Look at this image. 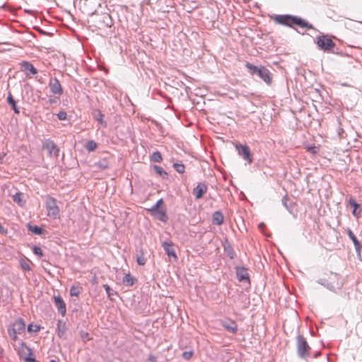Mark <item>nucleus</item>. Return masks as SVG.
Masks as SVG:
<instances>
[{
	"mask_svg": "<svg viewBox=\"0 0 362 362\" xmlns=\"http://www.w3.org/2000/svg\"><path fill=\"white\" fill-rule=\"evenodd\" d=\"M245 67L248 69L251 75L257 74L267 85L272 83V76L270 71L264 66H255L250 62L245 64Z\"/></svg>",
	"mask_w": 362,
	"mask_h": 362,
	"instance_id": "f257e3e1",
	"label": "nucleus"
},
{
	"mask_svg": "<svg viewBox=\"0 0 362 362\" xmlns=\"http://www.w3.org/2000/svg\"><path fill=\"white\" fill-rule=\"evenodd\" d=\"M25 331V324L22 318H17L8 327V334L11 339L16 341L18 338V335L24 333Z\"/></svg>",
	"mask_w": 362,
	"mask_h": 362,
	"instance_id": "f03ea898",
	"label": "nucleus"
},
{
	"mask_svg": "<svg viewBox=\"0 0 362 362\" xmlns=\"http://www.w3.org/2000/svg\"><path fill=\"white\" fill-rule=\"evenodd\" d=\"M45 207L47 211V215L54 218H59V209L57 205V201L54 197L47 196L46 198Z\"/></svg>",
	"mask_w": 362,
	"mask_h": 362,
	"instance_id": "7ed1b4c3",
	"label": "nucleus"
},
{
	"mask_svg": "<svg viewBox=\"0 0 362 362\" xmlns=\"http://www.w3.org/2000/svg\"><path fill=\"white\" fill-rule=\"evenodd\" d=\"M310 346L306 339L302 335L297 337V351L300 358L305 359L309 356Z\"/></svg>",
	"mask_w": 362,
	"mask_h": 362,
	"instance_id": "20e7f679",
	"label": "nucleus"
},
{
	"mask_svg": "<svg viewBox=\"0 0 362 362\" xmlns=\"http://www.w3.org/2000/svg\"><path fill=\"white\" fill-rule=\"evenodd\" d=\"M317 45L320 49L325 52L330 51L335 47V43L332 40L324 35L317 37Z\"/></svg>",
	"mask_w": 362,
	"mask_h": 362,
	"instance_id": "39448f33",
	"label": "nucleus"
},
{
	"mask_svg": "<svg viewBox=\"0 0 362 362\" xmlns=\"http://www.w3.org/2000/svg\"><path fill=\"white\" fill-rule=\"evenodd\" d=\"M19 354L23 358L25 362H37L33 356L32 349L24 342H21L20 344Z\"/></svg>",
	"mask_w": 362,
	"mask_h": 362,
	"instance_id": "423d86ee",
	"label": "nucleus"
},
{
	"mask_svg": "<svg viewBox=\"0 0 362 362\" xmlns=\"http://www.w3.org/2000/svg\"><path fill=\"white\" fill-rule=\"evenodd\" d=\"M238 153L246 160L249 164L252 163V158L251 156L250 148L246 144H236L235 145Z\"/></svg>",
	"mask_w": 362,
	"mask_h": 362,
	"instance_id": "0eeeda50",
	"label": "nucleus"
},
{
	"mask_svg": "<svg viewBox=\"0 0 362 362\" xmlns=\"http://www.w3.org/2000/svg\"><path fill=\"white\" fill-rule=\"evenodd\" d=\"M330 282H327L325 279H320L318 281L319 284L325 286L328 289L333 291L335 289L336 286H339L341 284L338 282L339 280V275L337 274L331 273L330 277Z\"/></svg>",
	"mask_w": 362,
	"mask_h": 362,
	"instance_id": "6e6552de",
	"label": "nucleus"
},
{
	"mask_svg": "<svg viewBox=\"0 0 362 362\" xmlns=\"http://www.w3.org/2000/svg\"><path fill=\"white\" fill-rule=\"evenodd\" d=\"M49 87L52 93L54 95H62L63 93L62 87L59 81L57 78H52L49 82Z\"/></svg>",
	"mask_w": 362,
	"mask_h": 362,
	"instance_id": "1a4fd4ad",
	"label": "nucleus"
},
{
	"mask_svg": "<svg viewBox=\"0 0 362 362\" xmlns=\"http://www.w3.org/2000/svg\"><path fill=\"white\" fill-rule=\"evenodd\" d=\"M347 235H348L349 238L352 240V242L354 245L356 252L358 257L359 258L360 260H362V258H361L362 245H361V244L360 243V242L358 241V240L357 239V238L356 237V235L354 234V233L352 232V230L350 228L347 229Z\"/></svg>",
	"mask_w": 362,
	"mask_h": 362,
	"instance_id": "9d476101",
	"label": "nucleus"
},
{
	"mask_svg": "<svg viewBox=\"0 0 362 362\" xmlns=\"http://www.w3.org/2000/svg\"><path fill=\"white\" fill-rule=\"evenodd\" d=\"M293 17L290 15H276L274 20L278 24L291 26L293 23Z\"/></svg>",
	"mask_w": 362,
	"mask_h": 362,
	"instance_id": "9b49d317",
	"label": "nucleus"
},
{
	"mask_svg": "<svg viewBox=\"0 0 362 362\" xmlns=\"http://www.w3.org/2000/svg\"><path fill=\"white\" fill-rule=\"evenodd\" d=\"M43 148L48 151L50 156L54 155L57 156L59 154V149L56 144L51 140L47 139L43 144Z\"/></svg>",
	"mask_w": 362,
	"mask_h": 362,
	"instance_id": "f8f14e48",
	"label": "nucleus"
},
{
	"mask_svg": "<svg viewBox=\"0 0 362 362\" xmlns=\"http://www.w3.org/2000/svg\"><path fill=\"white\" fill-rule=\"evenodd\" d=\"M207 191V186L204 182H199L194 188L193 193L195 195L196 199H201Z\"/></svg>",
	"mask_w": 362,
	"mask_h": 362,
	"instance_id": "ddd939ff",
	"label": "nucleus"
},
{
	"mask_svg": "<svg viewBox=\"0 0 362 362\" xmlns=\"http://www.w3.org/2000/svg\"><path fill=\"white\" fill-rule=\"evenodd\" d=\"M54 304L62 316H65L66 313V304L60 296H54Z\"/></svg>",
	"mask_w": 362,
	"mask_h": 362,
	"instance_id": "4468645a",
	"label": "nucleus"
},
{
	"mask_svg": "<svg viewBox=\"0 0 362 362\" xmlns=\"http://www.w3.org/2000/svg\"><path fill=\"white\" fill-rule=\"evenodd\" d=\"M221 325L228 331L235 334L238 331V325L233 320H228L221 321Z\"/></svg>",
	"mask_w": 362,
	"mask_h": 362,
	"instance_id": "2eb2a0df",
	"label": "nucleus"
},
{
	"mask_svg": "<svg viewBox=\"0 0 362 362\" xmlns=\"http://www.w3.org/2000/svg\"><path fill=\"white\" fill-rule=\"evenodd\" d=\"M162 246L168 256L173 257L175 260L177 259V256L174 250L172 243L163 242Z\"/></svg>",
	"mask_w": 362,
	"mask_h": 362,
	"instance_id": "dca6fc26",
	"label": "nucleus"
},
{
	"mask_svg": "<svg viewBox=\"0 0 362 362\" xmlns=\"http://www.w3.org/2000/svg\"><path fill=\"white\" fill-rule=\"evenodd\" d=\"M112 24V19L109 14L103 13L100 17V21L98 23V27L101 28H108L110 27Z\"/></svg>",
	"mask_w": 362,
	"mask_h": 362,
	"instance_id": "f3484780",
	"label": "nucleus"
},
{
	"mask_svg": "<svg viewBox=\"0 0 362 362\" xmlns=\"http://www.w3.org/2000/svg\"><path fill=\"white\" fill-rule=\"evenodd\" d=\"M235 269L237 278L240 281H249V274L245 267H237Z\"/></svg>",
	"mask_w": 362,
	"mask_h": 362,
	"instance_id": "a211bd4d",
	"label": "nucleus"
},
{
	"mask_svg": "<svg viewBox=\"0 0 362 362\" xmlns=\"http://www.w3.org/2000/svg\"><path fill=\"white\" fill-rule=\"evenodd\" d=\"M349 204L350 206L353 208L352 210V214L356 217L358 218L361 214V208L358 204L354 199L352 197H351L349 200Z\"/></svg>",
	"mask_w": 362,
	"mask_h": 362,
	"instance_id": "6ab92c4d",
	"label": "nucleus"
},
{
	"mask_svg": "<svg viewBox=\"0 0 362 362\" xmlns=\"http://www.w3.org/2000/svg\"><path fill=\"white\" fill-rule=\"evenodd\" d=\"M293 25H297L300 28H306L307 29H312L313 28L311 24L300 18L293 16Z\"/></svg>",
	"mask_w": 362,
	"mask_h": 362,
	"instance_id": "aec40b11",
	"label": "nucleus"
},
{
	"mask_svg": "<svg viewBox=\"0 0 362 362\" xmlns=\"http://www.w3.org/2000/svg\"><path fill=\"white\" fill-rule=\"evenodd\" d=\"M22 70L25 73H30L33 75H35L37 73V69L34 67V66L28 62H23L21 63Z\"/></svg>",
	"mask_w": 362,
	"mask_h": 362,
	"instance_id": "412c9836",
	"label": "nucleus"
},
{
	"mask_svg": "<svg viewBox=\"0 0 362 362\" xmlns=\"http://www.w3.org/2000/svg\"><path fill=\"white\" fill-rule=\"evenodd\" d=\"M153 215L162 222L166 223L168 221V216L163 209L152 211Z\"/></svg>",
	"mask_w": 362,
	"mask_h": 362,
	"instance_id": "4be33fe9",
	"label": "nucleus"
},
{
	"mask_svg": "<svg viewBox=\"0 0 362 362\" xmlns=\"http://www.w3.org/2000/svg\"><path fill=\"white\" fill-rule=\"evenodd\" d=\"M223 221H224V217H223V214L221 211H217L213 214V217H212L213 223L221 226L223 224Z\"/></svg>",
	"mask_w": 362,
	"mask_h": 362,
	"instance_id": "5701e85b",
	"label": "nucleus"
},
{
	"mask_svg": "<svg viewBox=\"0 0 362 362\" xmlns=\"http://www.w3.org/2000/svg\"><path fill=\"white\" fill-rule=\"evenodd\" d=\"M23 197V194L21 192H17L12 197L13 201L19 206H23L25 204V200H24Z\"/></svg>",
	"mask_w": 362,
	"mask_h": 362,
	"instance_id": "b1692460",
	"label": "nucleus"
},
{
	"mask_svg": "<svg viewBox=\"0 0 362 362\" xmlns=\"http://www.w3.org/2000/svg\"><path fill=\"white\" fill-rule=\"evenodd\" d=\"M94 118L104 127H107L106 122L103 119L104 115L99 110L95 111Z\"/></svg>",
	"mask_w": 362,
	"mask_h": 362,
	"instance_id": "393cba45",
	"label": "nucleus"
},
{
	"mask_svg": "<svg viewBox=\"0 0 362 362\" xmlns=\"http://www.w3.org/2000/svg\"><path fill=\"white\" fill-rule=\"evenodd\" d=\"M7 102L9 105H11L12 107V109L13 110V111L15 112V113L16 114H19L20 111H19V109L18 107L16 106V102L14 100V99L13 98V96L11 95V93L8 94V97H7Z\"/></svg>",
	"mask_w": 362,
	"mask_h": 362,
	"instance_id": "a878e982",
	"label": "nucleus"
},
{
	"mask_svg": "<svg viewBox=\"0 0 362 362\" xmlns=\"http://www.w3.org/2000/svg\"><path fill=\"white\" fill-rule=\"evenodd\" d=\"M20 265L23 270L30 271L31 267H30V260L28 259H21L19 260Z\"/></svg>",
	"mask_w": 362,
	"mask_h": 362,
	"instance_id": "bb28decb",
	"label": "nucleus"
},
{
	"mask_svg": "<svg viewBox=\"0 0 362 362\" xmlns=\"http://www.w3.org/2000/svg\"><path fill=\"white\" fill-rule=\"evenodd\" d=\"M122 282L124 285L131 286L134 284V280L129 274H127L123 277Z\"/></svg>",
	"mask_w": 362,
	"mask_h": 362,
	"instance_id": "cd10ccee",
	"label": "nucleus"
},
{
	"mask_svg": "<svg viewBox=\"0 0 362 362\" xmlns=\"http://www.w3.org/2000/svg\"><path fill=\"white\" fill-rule=\"evenodd\" d=\"M151 160L156 163H161L163 160L162 155L159 151H155L151 156Z\"/></svg>",
	"mask_w": 362,
	"mask_h": 362,
	"instance_id": "c85d7f7f",
	"label": "nucleus"
},
{
	"mask_svg": "<svg viewBox=\"0 0 362 362\" xmlns=\"http://www.w3.org/2000/svg\"><path fill=\"white\" fill-rule=\"evenodd\" d=\"M153 169L155 172L162 177L166 178L168 177L167 172L165 171L161 167L158 165H153Z\"/></svg>",
	"mask_w": 362,
	"mask_h": 362,
	"instance_id": "c756f323",
	"label": "nucleus"
},
{
	"mask_svg": "<svg viewBox=\"0 0 362 362\" xmlns=\"http://www.w3.org/2000/svg\"><path fill=\"white\" fill-rule=\"evenodd\" d=\"M86 149L89 151H93L97 148V144L93 140L88 141L85 146Z\"/></svg>",
	"mask_w": 362,
	"mask_h": 362,
	"instance_id": "7c9ffc66",
	"label": "nucleus"
},
{
	"mask_svg": "<svg viewBox=\"0 0 362 362\" xmlns=\"http://www.w3.org/2000/svg\"><path fill=\"white\" fill-rule=\"evenodd\" d=\"M81 289V287L78 286H72L70 288V295L71 296H78Z\"/></svg>",
	"mask_w": 362,
	"mask_h": 362,
	"instance_id": "2f4dec72",
	"label": "nucleus"
},
{
	"mask_svg": "<svg viewBox=\"0 0 362 362\" xmlns=\"http://www.w3.org/2000/svg\"><path fill=\"white\" fill-rule=\"evenodd\" d=\"M173 168L177 173L180 174L185 173V167L182 163H175L173 164Z\"/></svg>",
	"mask_w": 362,
	"mask_h": 362,
	"instance_id": "473e14b6",
	"label": "nucleus"
},
{
	"mask_svg": "<svg viewBox=\"0 0 362 362\" xmlns=\"http://www.w3.org/2000/svg\"><path fill=\"white\" fill-rule=\"evenodd\" d=\"M29 230L37 235H40L42 233V229L37 226H29Z\"/></svg>",
	"mask_w": 362,
	"mask_h": 362,
	"instance_id": "72a5a7b5",
	"label": "nucleus"
},
{
	"mask_svg": "<svg viewBox=\"0 0 362 362\" xmlns=\"http://www.w3.org/2000/svg\"><path fill=\"white\" fill-rule=\"evenodd\" d=\"M136 262L139 265H144L146 264V259L141 252L140 255H137Z\"/></svg>",
	"mask_w": 362,
	"mask_h": 362,
	"instance_id": "f704fd0d",
	"label": "nucleus"
},
{
	"mask_svg": "<svg viewBox=\"0 0 362 362\" xmlns=\"http://www.w3.org/2000/svg\"><path fill=\"white\" fill-rule=\"evenodd\" d=\"M40 329V325L30 324L28 327V331L29 332H37Z\"/></svg>",
	"mask_w": 362,
	"mask_h": 362,
	"instance_id": "c9c22d12",
	"label": "nucleus"
},
{
	"mask_svg": "<svg viewBox=\"0 0 362 362\" xmlns=\"http://www.w3.org/2000/svg\"><path fill=\"white\" fill-rule=\"evenodd\" d=\"M163 203V199H160L159 200H158L156 202V203L151 206V208L150 209V211H158V210H160L159 209V207Z\"/></svg>",
	"mask_w": 362,
	"mask_h": 362,
	"instance_id": "e433bc0d",
	"label": "nucleus"
},
{
	"mask_svg": "<svg viewBox=\"0 0 362 362\" xmlns=\"http://www.w3.org/2000/svg\"><path fill=\"white\" fill-rule=\"evenodd\" d=\"M97 165H98V167L100 168V169H106L108 168V163L106 160H100Z\"/></svg>",
	"mask_w": 362,
	"mask_h": 362,
	"instance_id": "4c0bfd02",
	"label": "nucleus"
},
{
	"mask_svg": "<svg viewBox=\"0 0 362 362\" xmlns=\"http://www.w3.org/2000/svg\"><path fill=\"white\" fill-rule=\"evenodd\" d=\"M33 253L39 257L43 255L42 249L38 246H34L33 248Z\"/></svg>",
	"mask_w": 362,
	"mask_h": 362,
	"instance_id": "58836bf2",
	"label": "nucleus"
},
{
	"mask_svg": "<svg viewBox=\"0 0 362 362\" xmlns=\"http://www.w3.org/2000/svg\"><path fill=\"white\" fill-rule=\"evenodd\" d=\"M182 358H185V360H189L193 356V351H184L182 353Z\"/></svg>",
	"mask_w": 362,
	"mask_h": 362,
	"instance_id": "ea45409f",
	"label": "nucleus"
},
{
	"mask_svg": "<svg viewBox=\"0 0 362 362\" xmlns=\"http://www.w3.org/2000/svg\"><path fill=\"white\" fill-rule=\"evenodd\" d=\"M57 118L59 120H65L66 119L67 114L64 111H60L57 115Z\"/></svg>",
	"mask_w": 362,
	"mask_h": 362,
	"instance_id": "a19ab883",
	"label": "nucleus"
},
{
	"mask_svg": "<svg viewBox=\"0 0 362 362\" xmlns=\"http://www.w3.org/2000/svg\"><path fill=\"white\" fill-rule=\"evenodd\" d=\"M226 250V252L228 255V257H230V259H233L234 258V251L233 250L232 248H229L228 250Z\"/></svg>",
	"mask_w": 362,
	"mask_h": 362,
	"instance_id": "79ce46f5",
	"label": "nucleus"
},
{
	"mask_svg": "<svg viewBox=\"0 0 362 362\" xmlns=\"http://www.w3.org/2000/svg\"><path fill=\"white\" fill-rule=\"evenodd\" d=\"M287 201H288V198L286 196H285L282 198V204L285 206L286 209L289 210V208L287 204Z\"/></svg>",
	"mask_w": 362,
	"mask_h": 362,
	"instance_id": "37998d69",
	"label": "nucleus"
},
{
	"mask_svg": "<svg viewBox=\"0 0 362 362\" xmlns=\"http://www.w3.org/2000/svg\"><path fill=\"white\" fill-rule=\"evenodd\" d=\"M0 232L3 234H6L7 233V230L5 229L2 226L1 224L0 223Z\"/></svg>",
	"mask_w": 362,
	"mask_h": 362,
	"instance_id": "c03bdc74",
	"label": "nucleus"
},
{
	"mask_svg": "<svg viewBox=\"0 0 362 362\" xmlns=\"http://www.w3.org/2000/svg\"><path fill=\"white\" fill-rule=\"evenodd\" d=\"M148 360L152 361V362H155L156 361V357L155 356H153V355H149L148 356Z\"/></svg>",
	"mask_w": 362,
	"mask_h": 362,
	"instance_id": "a18cd8bd",
	"label": "nucleus"
},
{
	"mask_svg": "<svg viewBox=\"0 0 362 362\" xmlns=\"http://www.w3.org/2000/svg\"><path fill=\"white\" fill-rule=\"evenodd\" d=\"M88 333H86V334H84V336H82V337H83V339L84 340H88V339H89V338H88Z\"/></svg>",
	"mask_w": 362,
	"mask_h": 362,
	"instance_id": "49530a36",
	"label": "nucleus"
},
{
	"mask_svg": "<svg viewBox=\"0 0 362 362\" xmlns=\"http://www.w3.org/2000/svg\"><path fill=\"white\" fill-rule=\"evenodd\" d=\"M104 286L105 288L107 293H108V295H110V293H109L110 287L107 285H104Z\"/></svg>",
	"mask_w": 362,
	"mask_h": 362,
	"instance_id": "de8ad7c7",
	"label": "nucleus"
},
{
	"mask_svg": "<svg viewBox=\"0 0 362 362\" xmlns=\"http://www.w3.org/2000/svg\"><path fill=\"white\" fill-rule=\"evenodd\" d=\"M263 226H264V223H260V224L259 225V228H261V227H263Z\"/></svg>",
	"mask_w": 362,
	"mask_h": 362,
	"instance_id": "09e8293b",
	"label": "nucleus"
},
{
	"mask_svg": "<svg viewBox=\"0 0 362 362\" xmlns=\"http://www.w3.org/2000/svg\"><path fill=\"white\" fill-rule=\"evenodd\" d=\"M50 362H58V361H57L55 360H51Z\"/></svg>",
	"mask_w": 362,
	"mask_h": 362,
	"instance_id": "8fccbe9b",
	"label": "nucleus"
}]
</instances>
